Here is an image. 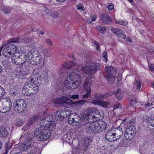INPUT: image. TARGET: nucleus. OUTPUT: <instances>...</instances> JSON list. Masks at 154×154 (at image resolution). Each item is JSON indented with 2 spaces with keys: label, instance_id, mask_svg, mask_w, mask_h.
Listing matches in <instances>:
<instances>
[{
  "label": "nucleus",
  "instance_id": "obj_31",
  "mask_svg": "<svg viewBox=\"0 0 154 154\" xmlns=\"http://www.w3.org/2000/svg\"><path fill=\"white\" fill-rule=\"evenodd\" d=\"M115 23L119 24L122 25L123 26H125L128 24V22L126 20H122L118 19L116 20Z\"/></svg>",
  "mask_w": 154,
  "mask_h": 154
},
{
  "label": "nucleus",
  "instance_id": "obj_22",
  "mask_svg": "<svg viewBox=\"0 0 154 154\" xmlns=\"http://www.w3.org/2000/svg\"><path fill=\"white\" fill-rule=\"evenodd\" d=\"M42 76L39 73L35 72L33 75H32V78L30 79L31 82L32 83H36V82L38 80H42Z\"/></svg>",
  "mask_w": 154,
  "mask_h": 154
},
{
  "label": "nucleus",
  "instance_id": "obj_48",
  "mask_svg": "<svg viewBox=\"0 0 154 154\" xmlns=\"http://www.w3.org/2000/svg\"><path fill=\"white\" fill-rule=\"evenodd\" d=\"M80 117L79 116H77L76 117L75 116L74 117V124H76V125L79 121Z\"/></svg>",
  "mask_w": 154,
  "mask_h": 154
},
{
  "label": "nucleus",
  "instance_id": "obj_49",
  "mask_svg": "<svg viewBox=\"0 0 154 154\" xmlns=\"http://www.w3.org/2000/svg\"><path fill=\"white\" fill-rule=\"evenodd\" d=\"M37 149V148L34 149H32L31 150L30 154H38V153L37 152L36 150H35Z\"/></svg>",
  "mask_w": 154,
  "mask_h": 154
},
{
  "label": "nucleus",
  "instance_id": "obj_24",
  "mask_svg": "<svg viewBox=\"0 0 154 154\" xmlns=\"http://www.w3.org/2000/svg\"><path fill=\"white\" fill-rule=\"evenodd\" d=\"M32 139L30 138L29 139H28L26 140V143H25L23 144V146H24V147L23 148V149L25 150H26L30 148V147L32 146Z\"/></svg>",
  "mask_w": 154,
  "mask_h": 154
},
{
  "label": "nucleus",
  "instance_id": "obj_53",
  "mask_svg": "<svg viewBox=\"0 0 154 154\" xmlns=\"http://www.w3.org/2000/svg\"><path fill=\"white\" fill-rule=\"evenodd\" d=\"M97 19L96 15L94 14L91 16V20L92 21H95Z\"/></svg>",
  "mask_w": 154,
  "mask_h": 154
},
{
  "label": "nucleus",
  "instance_id": "obj_60",
  "mask_svg": "<svg viewBox=\"0 0 154 154\" xmlns=\"http://www.w3.org/2000/svg\"><path fill=\"white\" fill-rule=\"evenodd\" d=\"M3 48V47L1 46L0 47V56H1V51Z\"/></svg>",
  "mask_w": 154,
  "mask_h": 154
},
{
  "label": "nucleus",
  "instance_id": "obj_2",
  "mask_svg": "<svg viewBox=\"0 0 154 154\" xmlns=\"http://www.w3.org/2000/svg\"><path fill=\"white\" fill-rule=\"evenodd\" d=\"M79 70L74 69L72 72L68 74L67 78L69 81L66 80L64 85L66 87L70 89L76 88L80 85L81 83V77L78 74Z\"/></svg>",
  "mask_w": 154,
  "mask_h": 154
},
{
  "label": "nucleus",
  "instance_id": "obj_55",
  "mask_svg": "<svg viewBox=\"0 0 154 154\" xmlns=\"http://www.w3.org/2000/svg\"><path fill=\"white\" fill-rule=\"evenodd\" d=\"M150 68L151 71H152L154 70V64H151L149 66Z\"/></svg>",
  "mask_w": 154,
  "mask_h": 154
},
{
  "label": "nucleus",
  "instance_id": "obj_42",
  "mask_svg": "<svg viewBox=\"0 0 154 154\" xmlns=\"http://www.w3.org/2000/svg\"><path fill=\"white\" fill-rule=\"evenodd\" d=\"M94 45L96 46V49L98 51H100V45L98 42L95 41L94 43Z\"/></svg>",
  "mask_w": 154,
  "mask_h": 154
},
{
  "label": "nucleus",
  "instance_id": "obj_58",
  "mask_svg": "<svg viewBox=\"0 0 154 154\" xmlns=\"http://www.w3.org/2000/svg\"><path fill=\"white\" fill-rule=\"evenodd\" d=\"M96 114L100 116V117L101 116V113L98 110V112H97Z\"/></svg>",
  "mask_w": 154,
  "mask_h": 154
},
{
  "label": "nucleus",
  "instance_id": "obj_7",
  "mask_svg": "<svg viewBox=\"0 0 154 154\" xmlns=\"http://www.w3.org/2000/svg\"><path fill=\"white\" fill-rule=\"evenodd\" d=\"M26 107V103L23 99L18 100L15 101L13 106V110L16 112L20 113L23 112Z\"/></svg>",
  "mask_w": 154,
  "mask_h": 154
},
{
  "label": "nucleus",
  "instance_id": "obj_44",
  "mask_svg": "<svg viewBox=\"0 0 154 154\" xmlns=\"http://www.w3.org/2000/svg\"><path fill=\"white\" fill-rule=\"evenodd\" d=\"M79 95L78 94H77L75 95H70L69 96V97L72 99H79Z\"/></svg>",
  "mask_w": 154,
  "mask_h": 154
},
{
  "label": "nucleus",
  "instance_id": "obj_45",
  "mask_svg": "<svg viewBox=\"0 0 154 154\" xmlns=\"http://www.w3.org/2000/svg\"><path fill=\"white\" fill-rule=\"evenodd\" d=\"M114 107L113 109L115 110L118 109L120 107H121V106L120 103H116L115 104L114 106Z\"/></svg>",
  "mask_w": 154,
  "mask_h": 154
},
{
  "label": "nucleus",
  "instance_id": "obj_29",
  "mask_svg": "<svg viewBox=\"0 0 154 154\" xmlns=\"http://www.w3.org/2000/svg\"><path fill=\"white\" fill-rule=\"evenodd\" d=\"M51 16L54 17H57L59 16V13L55 11L54 8L52 9L49 12Z\"/></svg>",
  "mask_w": 154,
  "mask_h": 154
},
{
  "label": "nucleus",
  "instance_id": "obj_41",
  "mask_svg": "<svg viewBox=\"0 0 154 154\" xmlns=\"http://www.w3.org/2000/svg\"><path fill=\"white\" fill-rule=\"evenodd\" d=\"M89 110L90 112H92L94 113L95 114H96L97 112H98V109L96 108H91L88 109V110Z\"/></svg>",
  "mask_w": 154,
  "mask_h": 154
},
{
  "label": "nucleus",
  "instance_id": "obj_20",
  "mask_svg": "<svg viewBox=\"0 0 154 154\" xmlns=\"http://www.w3.org/2000/svg\"><path fill=\"white\" fill-rule=\"evenodd\" d=\"M100 20L104 24H108L111 22V18L106 14H101L100 16Z\"/></svg>",
  "mask_w": 154,
  "mask_h": 154
},
{
  "label": "nucleus",
  "instance_id": "obj_8",
  "mask_svg": "<svg viewBox=\"0 0 154 154\" xmlns=\"http://www.w3.org/2000/svg\"><path fill=\"white\" fill-rule=\"evenodd\" d=\"M41 128L36 129L34 132V134L35 135L39 136V139L40 140H46L51 136V133L50 130L41 129Z\"/></svg>",
  "mask_w": 154,
  "mask_h": 154
},
{
  "label": "nucleus",
  "instance_id": "obj_28",
  "mask_svg": "<svg viewBox=\"0 0 154 154\" xmlns=\"http://www.w3.org/2000/svg\"><path fill=\"white\" fill-rule=\"evenodd\" d=\"M75 117V116L72 115H69L68 119L69 123L73 126L76 125V124H74V117Z\"/></svg>",
  "mask_w": 154,
  "mask_h": 154
},
{
  "label": "nucleus",
  "instance_id": "obj_61",
  "mask_svg": "<svg viewBox=\"0 0 154 154\" xmlns=\"http://www.w3.org/2000/svg\"><path fill=\"white\" fill-rule=\"evenodd\" d=\"M11 12V11L10 10H8V11H5V14H8L9 13H10Z\"/></svg>",
  "mask_w": 154,
  "mask_h": 154
},
{
  "label": "nucleus",
  "instance_id": "obj_27",
  "mask_svg": "<svg viewBox=\"0 0 154 154\" xmlns=\"http://www.w3.org/2000/svg\"><path fill=\"white\" fill-rule=\"evenodd\" d=\"M38 116L35 115L32 116L28 120V124L29 126L31 125L36 121L38 119Z\"/></svg>",
  "mask_w": 154,
  "mask_h": 154
},
{
  "label": "nucleus",
  "instance_id": "obj_26",
  "mask_svg": "<svg viewBox=\"0 0 154 154\" xmlns=\"http://www.w3.org/2000/svg\"><path fill=\"white\" fill-rule=\"evenodd\" d=\"M105 103V102L104 101L97 100H93L91 101V103L92 104L100 106H103Z\"/></svg>",
  "mask_w": 154,
  "mask_h": 154
},
{
  "label": "nucleus",
  "instance_id": "obj_56",
  "mask_svg": "<svg viewBox=\"0 0 154 154\" xmlns=\"http://www.w3.org/2000/svg\"><path fill=\"white\" fill-rule=\"evenodd\" d=\"M126 41L128 42L131 43L132 42V39L130 38H126Z\"/></svg>",
  "mask_w": 154,
  "mask_h": 154
},
{
  "label": "nucleus",
  "instance_id": "obj_5",
  "mask_svg": "<svg viewBox=\"0 0 154 154\" xmlns=\"http://www.w3.org/2000/svg\"><path fill=\"white\" fill-rule=\"evenodd\" d=\"M39 83H32L25 85L22 89L24 95L29 96L35 94L39 90Z\"/></svg>",
  "mask_w": 154,
  "mask_h": 154
},
{
  "label": "nucleus",
  "instance_id": "obj_30",
  "mask_svg": "<svg viewBox=\"0 0 154 154\" xmlns=\"http://www.w3.org/2000/svg\"><path fill=\"white\" fill-rule=\"evenodd\" d=\"M90 137H87L86 138L85 137L83 139L82 141V143L85 146H88L90 144V143L91 141V140L90 138Z\"/></svg>",
  "mask_w": 154,
  "mask_h": 154
},
{
  "label": "nucleus",
  "instance_id": "obj_50",
  "mask_svg": "<svg viewBox=\"0 0 154 154\" xmlns=\"http://www.w3.org/2000/svg\"><path fill=\"white\" fill-rule=\"evenodd\" d=\"M67 55L70 58H71L72 60H75V58L73 54H67Z\"/></svg>",
  "mask_w": 154,
  "mask_h": 154
},
{
  "label": "nucleus",
  "instance_id": "obj_9",
  "mask_svg": "<svg viewBox=\"0 0 154 154\" xmlns=\"http://www.w3.org/2000/svg\"><path fill=\"white\" fill-rule=\"evenodd\" d=\"M17 52V46L14 44H9L5 46L2 51L3 56L7 58L11 57L12 55L14 56Z\"/></svg>",
  "mask_w": 154,
  "mask_h": 154
},
{
  "label": "nucleus",
  "instance_id": "obj_12",
  "mask_svg": "<svg viewBox=\"0 0 154 154\" xmlns=\"http://www.w3.org/2000/svg\"><path fill=\"white\" fill-rule=\"evenodd\" d=\"M136 128L133 125H131L126 128L125 133V137L126 139L131 140L135 136L136 133Z\"/></svg>",
  "mask_w": 154,
  "mask_h": 154
},
{
  "label": "nucleus",
  "instance_id": "obj_59",
  "mask_svg": "<svg viewBox=\"0 0 154 154\" xmlns=\"http://www.w3.org/2000/svg\"><path fill=\"white\" fill-rule=\"evenodd\" d=\"M100 96V95H98V93L96 94H95V97L97 98H99L100 97V96Z\"/></svg>",
  "mask_w": 154,
  "mask_h": 154
},
{
  "label": "nucleus",
  "instance_id": "obj_33",
  "mask_svg": "<svg viewBox=\"0 0 154 154\" xmlns=\"http://www.w3.org/2000/svg\"><path fill=\"white\" fill-rule=\"evenodd\" d=\"M98 31L101 34L104 33L106 31V28L103 26H98L97 27Z\"/></svg>",
  "mask_w": 154,
  "mask_h": 154
},
{
  "label": "nucleus",
  "instance_id": "obj_6",
  "mask_svg": "<svg viewBox=\"0 0 154 154\" xmlns=\"http://www.w3.org/2000/svg\"><path fill=\"white\" fill-rule=\"evenodd\" d=\"M28 56L24 52L20 51L16 53L11 56L12 61L15 64L21 65L24 64L27 60Z\"/></svg>",
  "mask_w": 154,
  "mask_h": 154
},
{
  "label": "nucleus",
  "instance_id": "obj_13",
  "mask_svg": "<svg viewBox=\"0 0 154 154\" xmlns=\"http://www.w3.org/2000/svg\"><path fill=\"white\" fill-rule=\"evenodd\" d=\"M53 101L55 104H62L66 108H69L73 103L69 99L64 98H57L54 99Z\"/></svg>",
  "mask_w": 154,
  "mask_h": 154
},
{
  "label": "nucleus",
  "instance_id": "obj_1",
  "mask_svg": "<svg viewBox=\"0 0 154 154\" xmlns=\"http://www.w3.org/2000/svg\"><path fill=\"white\" fill-rule=\"evenodd\" d=\"M92 116L87 115L84 119V121L87 123H91L88 129L91 132L94 133H100L103 131L106 128L107 124L103 121L100 120L93 122Z\"/></svg>",
  "mask_w": 154,
  "mask_h": 154
},
{
  "label": "nucleus",
  "instance_id": "obj_17",
  "mask_svg": "<svg viewBox=\"0 0 154 154\" xmlns=\"http://www.w3.org/2000/svg\"><path fill=\"white\" fill-rule=\"evenodd\" d=\"M92 85V82L91 79L87 78L84 82L83 86V89L85 91H90L91 92Z\"/></svg>",
  "mask_w": 154,
  "mask_h": 154
},
{
  "label": "nucleus",
  "instance_id": "obj_46",
  "mask_svg": "<svg viewBox=\"0 0 154 154\" xmlns=\"http://www.w3.org/2000/svg\"><path fill=\"white\" fill-rule=\"evenodd\" d=\"M87 101H86V100H80L76 102L77 103V104L81 105H83Z\"/></svg>",
  "mask_w": 154,
  "mask_h": 154
},
{
  "label": "nucleus",
  "instance_id": "obj_3",
  "mask_svg": "<svg viewBox=\"0 0 154 154\" xmlns=\"http://www.w3.org/2000/svg\"><path fill=\"white\" fill-rule=\"evenodd\" d=\"M101 65L99 63L93 62L82 67L81 69L84 73L93 75L97 71L101 69Z\"/></svg>",
  "mask_w": 154,
  "mask_h": 154
},
{
  "label": "nucleus",
  "instance_id": "obj_11",
  "mask_svg": "<svg viewBox=\"0 0 154 154\" xmlns=\"http://www.w3.org/2000/svg\"><path fill=\"white\" fill-rule=\"evenodd\" d=\"M71 113L70 109H60L55 113V118L58 120L61 121L64 118L69 116Z\"/></svg>",
  "mask_w": 154,
  "mask_h": 154
},
{
  "label": "nucleus",
  "instance_id": "obj_25",
  "mask_svg": "<svg viewBox=\"0 0 154 154\" xmlns=\"http://www.w3.org/2000/svg\"><path fill=\"white\" fill-rule=\"evenodd\" d=\"M147 122L150 125L154 127V116H151L147 117L146 119Z\"/></svg>",
  "mask_w": 154,
  "mask_h": 154
},
{
  "label": "nucleus",
  "instance_id": "obj_51",
  "mask_svg": "<svg viewBox=\"0 0 154 154\" xmlns=\"http://www.w3.org/2000/svg\"><path fill=\"white\" fill-rule=\"evenodd\" d=\"M136 103V101L134 100H131L130 101V104L131 105H135Z\"/></svg>",
  "mask_w": 154,
  "mask_h": 154
},
{
  "label": "nucleus",
  "instance_id": "obj_4",
  "mask_svg": "<svg viewBox=\"0 0 154 154\" xmlns=\"http://www.w3.org/2000/svg\"><path fill=\"white\" fill-rule=\"evenodd\" d=\"M28 58L30 63L33 65L39 64L43 59L40 53L35 49H32L28 52Z\"/></svg>",
  "mask_w": 154,
  "mask_h": 154
},
{
  "label": "nucleus",
  "instance_id": "obj_37",
  "mask_svg": "<svg viewBox=\"0 0 154 154\" xmlns=\"http://www.w3.org/2000/svg\"><path fill=\"white\" fill-rule=\"evenodd\" d=\"M5 94V90L1 86H0V98L2 97Z\"/></svg>",
  "mask_w": 154,
  "mask_h": 154
},
{
  "label": "nucleus",
  "instance_id": "obj_62",
  "mask_svg": "<svg viewBox=\"0 0 154 154\" xmlns=\"http://www.w3.org/2000/svg\"><path fill=\"white\" fill-rule=\"evenodd\" d=\"M146 105L147 106H152V103H147Z\"/></svg>",
  "mask_w": 154,
  "mask_h": 154
},
{
  "label": "nucleus",
  "instance_id": "obj_35",
  "mask_svg": "<svg viewBox=\"0 0 154 154\" xmlns=\"http://www.w3.org/2000/svg\"><path fill=\"white\" fill-rule=\"evenodd\" d=\"M2 100L0 99V112L2 113H5V109L4 107V104L3 102H2Z\"/></svg>",
  "mask_w": 154,
  "mask_h": 154
},
{
  "label": "nucleus",
  "instance_id": "obj_38",
  "mask_svg": "<svg viewBox=\"0 0 154 154\" xmlns=\"http://www.w3.org/2000/svg\"><path fill=\"white\" fill-rule=\"evenodd\" d=\"M86 91V93L85 94L82 95V97L83 98H87L90 96L91 95V92H90V91Z\"/></svg>",
  "mask_w": 154,
  "mask_h": 154
},
{
  "label": "nucleus",
  "instance_id": "obj_43",
  "mask_svg": "<svg viewBox=\"0 0 154 154\" xmlns=\"http://www.w3.org/2000/svg\"><path fill=\"white\" fill-rule=\"evenodd\" d=\"M76 8L81 11H83L84 10L83 5L82 4L80 3L76 6Z\"/></svg>",
  "mask_w": 154,
  "mask_h": 154
},
{
  "label": "nucleus",
  "instance_id": "obj_32",
  "mask_svg": "<svg viewBox=\"0 0 154 154\" xmlns=\"http://www.w3.org/2000/svg\"><path fill=\"white\" fill-rule=\"evenodd\" d=\"M102 60L104 62L106 63L108 61L107 52L104 51L102 53L101 56Z\"/></svg>",
  "mask_w": 154,
  "mask_h": 154
},
{
  "label": "nucleus",
  "instance_id": "obj_57",
  "mask_svg": "<svg viewBox=\"0 0 154 154\" xmlns=\"http://www.w3.org/2000/svg\"><path fill=\"white\" fill-rule=\"evenodd\" d=\"M38 33L42 35H43L44 34V33L43 31L39 30L38 29Z\"/></svg>",
  "mask_w": 154,
  "mask_h": 154
},
{
  "label": "nucleus",
  "instance_id": "obj_23",
  "mask_svg": "<svg viewBox=\"0 0 154 154\" xmlns=\"http://www.w3.org/2000/svg\"><path fill=\"white\" fill-rule=\"evenodd\" d=\"M8 134L7 129L4 127H0V137H6Z\"/></svg>",
  "mask_w": 154,
  "mask_h": 154
},
{
  "label": "nucleus",
  "instance_id": "obj_63",
  "mask_svg": "<svg viewBox=\"0 0 154 154\" xmlns=\"http://www.w3.org/2000/svg\"><path fill=\"white\" fill-rule=\"evenodd\" d=\"M38 29H34L32 30V31H33V32H37V31H38Z\"/></svg>",
  "mask_w": 154,
  "mask_h": 154
},
{
  "label": "nucleus",
  "instance_id": "obj_54",
  "mask_svg": "<svg viewBox=\"0 0 154 154\" xmlns=\"http://www.w3.org/2000/svg\"><path fill=\"white\" fill-rule=\"evenodd\" d=\"M24 73L25 72H23V71L22 72L21 69L19 71V72L18 73L19 75L21 76H24L25 75Z\"/></svg>",
  "mask_w": 154,
  "mask_h": 154
},
{
  "label": "nucleus",
  "instance_id": "obj_10",
  "mask_svg": "<svg viewBox=\"0 0 154 154\" xmlns=\"http://www.w3.org/2000/svg\"><path fill=\"white\" fill-rule=\"evenodd\" d=\"M120 129L121 130L117 129L115 131V132H120L119 134V137L117 136L116 137V133L113 132V131H110L106 133L105 137V139L110 142L113 141L118 139L122 136L123 133L122 128H120Z\"/></svg>",
  "mask_w": 154,
  "mask_h": 154
},
{
  "label": "nucleus",
  "instance_id": "obj_52",
  "mask_svg": "<svg viewBox=\"0 0 154 154\" xmlns=\"http://www.w3.org/2000/svg\"><path fill=\"white\" fill-rule=\"evenodd\" d=\"M46 43L48 44L50 46L52 45L53 43L49 39H47L46 41Z\"/></svg>",
  "mask_w": 154,
  "mask_h": 154
},
{
  "label": "nucleus",
  "instance_id": "obj_40",
  "mask_svg": "<svg viewBox=\"0 0 154 154\" xmlns=\"http://www.w3.org/2000/svg\"><path fill=\"white\" fill-rule=\"evenodd\" d=\"M106 7L108 8L109 11H112L114 9V6L111 3H109V5L106 6Z\"/></svg>",
  "mask_w": 154,
  "mask_h": 154
},
{
  "label": "nucleus",
  "instance_id": "obj_34",
  "mask_svg": "<svg viewBox=\"0 0 154 154\" xmlns=\"http://www.w3.org/2000/svg\"><path fill=\"white\" fill-rule=\"evenodd\" d=\"M42 76L45 81L46 82H48L49 81V79L50 77L51 76L48 72H45L42 74Z\"/></svg>",
  "mask_w": 154,
  "mask_h": 154
},
{
  "label": "nucleus",
  "instance_id": "obj_18",
  "mask_svg": "<svg viewBox=\"0 0 154 154\" xmlns=\"http://www.w3.org/2000/svg\"><path fill=\"white\" fill-rule=\"evenodd\" d=\"M75 63L74 62L72 61H67L65 62L62 65V68L61 69H60L59 71L60 73H63L65 71L63 69H69L71 68L74 66L75 65Z\"/></svg>",
  "mask_w": 154,
  "mask_h": 154
},
{
  "label": "nucleus",
  "instance_id": "obj_36",
  "mask_svg": "<svg viewBox=\"0 0 154 154\" xmlns=\"http://www.w3.org/2000/svg\"><path fill=\"white\" fill-rule=\"evenodd\" d=\"M135 84L136 89L137 90L140 89L142 86V82L140 81L137 80L136 81Z\"/></svg>",
  "mask_w": 154,
  "mask_h": 154
},
{
  "label": "nucleus",
  "instance_id": "obj_21",
  "mask_svg": "<svg viewBox=\"0 0 154 154\" xmlns=\"http://www.w3.org/2000/svg\"><path fill=\"white\" fill-rule=\"evenodd\" d=\"M105 70L108 74V75H111V76L116 74V70L113 67L110 66H106Z\"/></svg>",
  "mask_w": 154,
  "mask_h": 154
},
{
  "label": "nucleus",
  "instance_id": "obj_47",
  "mask_svg": "<svg viewBox=\"0 0 154 154\" xmlns=\"http://www.w3.org/2000/svg\"><path fill=\"white\" fill-rule=\"evenodd\" d=\"M122 74L121 73L119 74L117 76V82L121 81L122 80Z\"/></svg>",
  "mask_w": 154,
  "mask_h": 154
},
{
  "label": "nucleus",
  "instance_id": "obj_16",
  "mask_svg": "<svg viewBox=\"0 0 154 154\" xmlns=\"http://www.w3.org/2000/svg\"><path fill=\"white\" fill-rule=\"evenodd\" d=\"M111 30L114 34L116 35L119 37L123 39L126 38V34L122 29L116 28H113L111 29Z\"/></svg>",
  "mask_w": 154,
  "mask_h": 154
},
{
  "label": "nucleus",
  "instance_id": "obj_14",
  "mask_svg": "<svg viewBox=\"0 0 154 154\" xmlns=\"http://www.w3.org/2000/svg\"><path fill=\"white\" fill-rule=\"evenodd\" d=\"M53 116L52 115L49 114L45 116L43 119H41L40 121V123L42 126L45 127H48L50 128L51 122L53 119Z\"/></svg>",
  "mask_w": 154,
  "mask_h": 154
},
{
  "label": "nucleus",
  "instance_id": "obj_39",
  "mask_svg": "<svg viewBox=\"0 0 154 154\" xmlns=\"http://www.w3.org/2000/svg\"><path fill=\"white\" fill-rule=\"evenodd\" d=\"M19 38H14L10 39L8 42L10 43H15L18 42Z\"/></svg>",
  "mask_w": 154,
  "mask_h": 154
},
{
  "label": "nucleus",
  "instance_id": "obj_64",
  "mask_svg": "<svg viewBox=\"0 0 154 154\" xmlns=\"http://www.w3.org/2000/svg\"><path fill=\"white\" fill-rule=\"evenodd\" d=\"M2 147V142L0 140V150Z\"/></svg>",
  "mask_w": 154,
  "mask_h": 154
},
{
  "label": "nucleus",
  "instance_id": "obj_19",
  "mask_svg": "<svg viewBox=\"0 0 154 154\" xmlns=\"http://www.w3.org/2000/svg\"><path fill=\"white\" fill-rule=\"evenodd\" d=\"M108 93V94L111 96L115 95L116 98L118 100H121L123 96V93L120 88H119L114 91H109Z\"/></svg>",
  "mask_w": 154,
  "mask_h": 154
},
{
  "label": "nucleus",
  "instance_id": "obj_15",
  "mask_svg": "<svg viewBox=\"0 0 154 154\" xmlns=\"http://www.w3.org/2000/svg\"><path fill=\"white\" fill-rule=\"evenodd\" d=\"M2 100L5 112H7L10 110L11 108L12 105V101L9 97L3 99Z\"/></svg>",
  "mask_w": 154,
  "mask_h": 154
}]
</instances>
